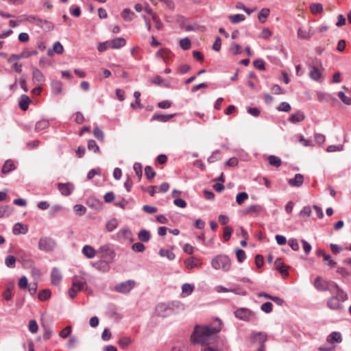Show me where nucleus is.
Masks as SVG:
<instances>
[{
	"mask_svg": "<svg viewBox=\"0 0 351 351\" xmlns=\"http://www.w3.org/2000/svg\"><path fill=\"white\" fill-rule=\"evenodd\" d=\"M145 174L148 180H152L155 177L156 172L151 166H146L145 168Z\"/></svg>",
	"mask_w": 351,
	"mask_h": 351,
	"instance_id": "obj_46",
	"label": "nucleus"
},
{
	"mask_svg": "<svg viewBox=\"0 0 351 351\" xmlns=\"http://www.w3.org/2000/svg\"><path fill=\"white\" fill-rule=\"evenodd\" d=\"M310 10L313 14H318L323 12V6L319 3H314L310 5Z\"/></svg>",
	"mask_w": 351,
	"mask_h": 351,
	"instance_id": "obj_34",
	"label": "nucleus"
},
{
	"mask_svg": "<svg viewBox=\"0 0 351 351\" xmlns=\"http://www.w3.org/2000/svg\"><path fill=\"white\" fill-rule=\"evenodd\" d=\"M119 240L124 239L132 242L134 241L132 232L128 228H122L117 233Z\"/></svg>",
	"mask_w": 351,
	"mask_h": 351,
	"instance_id": "obj_14",
	"label": "nucleus"
},
{
	"mask_svg": "<svg viewBox=\"0 0 351 351\" xmlns=\"http://www.w3.org/2000/svg\"><path fill=\"white\" fill-rule=\"evenodd\" d=\"M138 239L142 242H147L150 239V234L149 231L143 229L138 234Z\"/></svg>",
	"mask_w": 351,
	"mask_h": 351,
	"instance_id": "obj_36",
	"label": "nucleus"
},
{
	"mask_svg": "<svg viewBox=\"0 0 351 351\" xmlns=\"http://www.w3.org/2000/svg\"><path fill=\"white\" fill-rule=\"evenodd\" d=\"M134 14L128 8L124 9L121 12V16L125 21H131L134 18Z\"/></svg>",
	"mask_w": 351,
	"mask_h": 351,
	"instance_id": "obj_37",
	"label": "nucleus"
},
{
	"mask_svg": "<svg viewBox=\"0 0 351 351\" xmlns=\"http://www.w3.org/2000/svg\"><path fill=\"white\" fill-rule=\"evenodd\" d=\"M132 343V340L128 337H123L119 340V345L121 348H124Z\"/></svg>",
	"mask_w": 351,
	"mask_h": 351,
	"instance_id": "obj_52",
	"label": "nucleus"
},
{
	"mask_svg": "<svg viewBox=\"0 0 351 351\" xmlns=\"http://www.w3.org/2000/svg\"><path fill=\"white\" fill-rule=\"evenodd\" d=\"M314 287L319 291H328L331 293H335V289H339V285L332 281H327L321 276H317L314 282Z\"/></svg>",
	"mask_w": 351,
	"mask_h": 351,
	"instance_id": "obj_3",
	"label": "nucleus"
},
{
	"mask_svg": "<svg viewBox=\"0 0 351 351\" xmlns=\"http://www.w3.org/2000/svg\"><path fill=\"white\" fill-rule=\"evenodd\" d=\"M135 286V281L133 280H128L126 281L117 284L114 289L115 291L121 293H129Z\"/></svg>",
	"mask_w": 351,
	"mask_h": 351,
	"instance_id": "obj_7",
	"label": "nucleus"
},
{
	"mask_svg": "<svg viewBox=\"0 0 351 351\" xmlns=\"http://www.w3.org/2000/svg\"><path fill=\"white\" fill-rule=\"evenodd\" d=\"M74 211L79 215H83L86 211V208L82 204H75L73 207Z\"/></svg>",
	"mask_w": 351,
	"mask_h": 351,
	"instance_id": "obj_54",
	"label": "nucleus"
},
{
	"mask_svg": "<svg viewBox=\"0 0 351 351\" xmlns=\"http://www.w3.org/2000/svg\"><path fill=\"white\" fill-rule=\"evenodd\" d=\"M297 34L298 38L304 40H308L311 36L310 33L302 27L298 28Z\"/></svg>",
	"mask_w": 351,
	"mask_h": 351,
	"instance_id": "obj_42",
	"label": "nucleus"
},
{
	"mask_svg": "<svg viewBox=\"0 0 351 351\" xmlns=\"http://www.w3.org/2000/svg\"><path fill=\"white\" fill-rule=\"evenodd\" d=\"M228 19L232 23L236 24L243 21L245 19V17L242 14H237L234 15H229Z\"/></svg>",
	"mask_w": 351,
	"mask_h": 351,
	"instance_id": "obj_33",
	"label": "nucleus"
},
{
	"mask_svg": "<svg viewBox=\"0 0 351 351\" xmlns=\"http://www.w3.org/2000/svg\"><path fill=\"white\" fill-rule=\"evenodd\" d=\"M270 10L268 8H262L258 14V19L261 23H265L269 16Z\"/></svg>",
	"mask_w": 351,
	"mask_h": 351,
	"instance_id": "obj_31",
	"label": "nucleus"
},
{
	"mask_svg": "<svg viewBox=\"0 0 351 351\" xmlns=\"http://www.w3.org/2000/svg\"><path fill=\"white\" fill-rule=\"evenodd\" d=\"M335 295L327 300V306L332 310H337L341 308V302L348 300L347 293L339 287L335 289Z\"/></svg>",
	"mask_w": 351,
	"mask_h": 351,
	"instance_id": "obj_2",
	"label": "nucleus"
},
{
	"mask_svg": "<svg viewBox=\"0 0 351 351\" xmlns=\"http://www.w3.org/2000/svg\"><path fill=\"white\" fill-rule=\"evenodd\" d=\"M5 287H6V289L3 292V297L5 300L10 301L12 299V291L14 288V283L12 282H8L6 284Z\"/></svg>",
	"mask_w": 351,
	"mask_h": 351,
	"instance_id": "obj_23",
	"label": "nucleus"
},
{
	"mask_svg": "<svg viewBox=\"0 0 351 351\" xmlns=\"http://www.w3.org/2000/svg\"><path fill=\"white\" fill-rule=\"evenodd\" d=\"M160 256H166L169 261H172L175 258V254L170 250L161 249L159 251Z\"/></svg>",
	"mask_w": 351,
	"mask_h": 351,
	"instance_id": "obj_43",
	"label": "nucleus"
},
{
	"mask_svg": "<svg viewBox=\"0 0 351 351\" xmlns=\"http://www.w3.org/2000/svg\"><path fill=\"white\" fill-rule=\"evenodd\" d=\"M184 265L187 269H191L195 267H200L202 265V262L199 258L191 256L184 261Z\"/></svg>",
	"mask_w": 351,
	"mask_h": 351,
	"instance_id": "obj_16",
	"label": "nucleus"
},
{
	"mask_svg": "<svg viewBox=\"0 0 351 351\" xmlns=\"http://www.w3.org/2000/svg\"><path fill=\"white\" fill-rule=\"evenodd\" d=\"M56 246L55 240L50 237H41L38 241V248L41 251L51 252Z\"/></svg>",
	"mask_w": 351,
	"mask_h": 351,
	"instance_id": "obj_6",
	"label": "nucleus"
},
{
	"mask_svg": "<svg viewBox=\"0 0 351 351\" xmlns=\"http://www.w3.org/2000/svg\"><path fill=\"white\" fill-rule=\"evenodd\" d=\"M16 259L14 256L9 255L5 258V265L8 268H14Z\"/></svg>",
	"mask_w": 351,
	"mask_h": 351,
	"instance_id": "obj_38",
	"label": "nucleus"
},
{
	"mask_svg": "<svg viewBox=\"0 0 351 351\" xmlns=\"http://www.w3.org/2000/svg\"><path fill=\"white\" fill-rule=\"evenodd\" d=\"M87 147L89 150L93 151L95 153L99 152V147L94 140H89Z\"/></svg>",
	"mask_w": 351,
	"mask_h": 351,
	"instance_id": "obj_53",
	"label": "nucleus"
},
{
	"mask_svg": "<svg viewBox=\"0 0 351 351\" xmlns=\"http://www.w3.org/2000/svg\"><path fill=\"white\" fill-rule=\"evenodd\" d=\"M126 45V40L123 38L118 37L115 38L108 43V47L111 49H119L124 47Z\"/></svg>",
	"mask_w": 351,
	"mask_h": 351,
	"instance_id": "obj_17",
	"label": "nucleus"
},
{
	"mask_svg": "<svg viewBox=\"0 0 351 351\" xmlns=\"http://www.w3.org/2000/svg\"><path fill=\"white\" fill-rule=\"evenodd\" d=\"M338 97L341 99V100L346 105L351 104V98L347 97L345 93L342 91H339L338 93Z\"/></svg>",
	"mask_w": 351,
	"mask_h": 351,
	"instance_id": "obj_59",
	"label": "nucleus"
},
{
	"mask_svg": "<svg viewBox=\"0 0 351 351\" xmlns=\"http://www.w3.org/2000/svg\"><path fill=\"white\" fill-rule=\"evenodd\" d=\"M211 265L215 269H221L224 271H228L230 269L231 262L228 256L221 254L213 258Z\"/></svg>",
	"mask_w": 351,
	"mask_h": 351,
	"instance_id": "obj_4",
	"label": "nucleus"
},
{
	"mask_svg": "<svg viewBox=\"0 0 351 351\" xmlns=\"http://www.w3.org/2000/svg\"><path fill=\"white\" fill-rule=\"evenodd\" d=\"M99 252L103 254L102 256L105 258L113 259L115 256L114 251L108 245H101Z\"/></svg>",
	"mask_w": 351,
	"mask_h": 351,
	"instance_id": "obj_15",
	"label": "nucleus"
},
{
	"mask_svg": "<svg viewBox=\"0 0 351 351\" xmlns=\"http://www.w3.org/2000/svg\"><path fill=\"white\" fill-rule=\"evenodd\" d=\"M304 182V176L300 173H296L294 178L289 179L288 183L291 186L300 187Z\"/></svg>",
	"mask_w": 351,
	"mask_h": 351,
	"instance_id": "obj_21",
	"label": "nucleus"
},
{
	"mask_svg": "<svg viewBox=\"0 0 351 351\" xmlns=\"http://www.w3.org/2000/svg\"><path fill=\"white\" fill-rule=\"evenodd\" d=\"M291 105L287 102H281L279 106L277 107V110L280 112H288L291 110Z\"/></svg>",
	"mask_w": 351,
	"mask_h": 351,
	"instance_id": "obj_50",
	"label": "nucleus"
},
{
	"mask_svg": "<svg viewBox=\"0 0 351 351\" xmlns=\"http://www.w3.org/2000/svg\"><path fill=\"white\" fill-rule=\"evenodd\" d=\"M71 331H72L71 326H68L60 332L59 335L60 337L65 339L71 334Z\"/></svg>",
	"mask_w": 351,
	"mask_h": 351,
	"instance_id": "obj_60",
	"label": "nucleus"
},
{
	"mask_svg": "<svg viewBox=\"0 0 351 351\" xmlns=\"http://www.w3.org/2000/svg\"><path fill=\"white\" fill-rule=\"evenodd\" d=\"M93 266L97 269L103 272L108 271L110 269V266L108 262L104 260H100L94 263Z\"/></svg>",
	"mask_w": 351,
	"mask_h": 351,
	"instance_id": "obj_24",
	"label": "nucleus"
},
{
	"mask_svg": "<svg viewBox=\"0 0 351 351\" xmlns=\"http://www.w3.org/2000/svg\"><path fill=\"white\" fill-rule=\"evenodd\" d=\"M31 100L26 95H22L19 99V107L23 110H27L28 109Z\"/></svg>",
	"mask_w": 351,
	"mask_h": 351,
	"instance_id": "obj_27",
	"label": "nucleus"
},
{
	"mask_svg": "<svg viewBox=\"0 0 351 351\" xmlns=\"http://www.w3.org/2000/svg\"><path fill=\"white\" fill-rule=\"evenodd\" d=\"M93 134L99 141H103L104 138V134L103 131L98 127H95L93 129Z\"/></svg>",
	"mask_w": 351,
	"mask_h": 351,
	"instance_id": "obj_55",
	"label": "nucleus"
},
{
	"mask_svg": "<svg viewBox=\"0 0 351 351\" xmlns=\"http://www.w3.org/2000/svg\"><path fill=\"white\" fill-rule=\"evenodd\" d=\"M85 280H79L77 278L74 279L71 287L69 289V295L71 298L73 299L77 293L80 291L86 285Z\"/></svg>",
	"mask_w": 351,
	"mask_h": 351,
	"instance_id": "obj_8",
	"label": "nucleus"
},
{
	"mask_svg": "<svg viewBox=\"0 0 351 351\" xmlns=\"http://www.w3.org/2000/svg\"><path fill=\"white\" fill-rule=\"evenodd\" d=\"M117 226L118 221L115 218H112L110 219L106 225V228L108 232H112L114 229L117 228Z\"/></svg>",
	"mask_w": 351,
	"mask_h": 351,
	"instance_id": "obj_39",
	"label": "nucleus"
},
{
	"mask_svg": "<svg viewBox=\"0 0 351 351\" xmlns=\"http://www.w3.org/2000/svg\"><path fill=\"white\" fill-rule=\"evenodd\" d=\"M15 168V165L12 160H7L2 167L1 171V176L3 177L4 175L10 173L11 171H14Z\"/></svg>",
	"mask_w": 351,
	"mask_h": 351,
	"instance_id": "obj_20",
	"label": "nucleus"
},
{
	"mask_svg": "<svg viewBox=\"0 0 351 351\" xmlns=\"http://www.w3.org/2000/svg\"><path fill=\"white\" fill-rule=\"evenodd\" d=\"M53 24L51 22L47 20H44L42 23V26H40V28H43L46 31H51L53 29Z\"/></svg>",
	"mask_w": 351,
	"mask_h": 351,
	"instance_id": "obj_61",
	"label": "nucleus"
},
{
	"mask_svg": "<svg viewBox=\"0 0 351 351\" xmlns=\"http://www.w3.org/2000/svg\"><path fill=\"white\" fill-rule=\"evenodd\" d=\"M53 49L54 53H56L58 54L62 53L63 51H64L63 46L61 45V43L59 41H57L53 44Z\"/></svg>",
	"mask_w": 351,
	"mask_h": 351,
	"instance_id": "obj_62",
	"label": "nucleus"
},
{
	"mask_svg": "<svg viewBox=\"0 0 351 351\" xmlns=\"http://www.w3.org/2000/svg\"><path fill=\"white\" fill-rule=\"evenodd\" d=\"M232 233L231 227L227 226L223 229V239L225 241H228L230 239Z\"/></svg>",
	"mask_w": 351,
	"mask_h": 351,
	"instance_id": "obj_56",
	"label": "nucleus"
},
{
	"mask_svg": "<svg viewBox=\"0 0 351 351\" xmlns=\"http://www.w3.org/2000/svg\"><path fill=\"white\" fill-rule=\"evenodd\" d=\"M52 92L55 95H60L62 93V84L60 80H53L51 83Z\"/></svg>",
	"mask_w": 351,
	"mask_h": 351,
	"instance_id": "obj_29",
	"label": "nucleus"
},
{
	"mask_svg": "<svg viewBox=\"0 0 351 351\" xmlns=\"http://www.w3.org/2000/svg\"><path fill=\"white\" fill-rule=\"evenodd\" d=\"M194 288V285L189 283H185L182 287V291L183 293H185L187 295H189L193 291Z\"/></svg>",
	"mask_w": 351,
	"mask_h": 351,
	"instance_id": "obj_49",
	"label": "nucleus"
},
{
	"mask_svg": "<svg viewBox=\"0 0 351 351\" xmlns=\"http://www.w3.org/2000/svg\"><path fill=\"white\" fill-rule=\"evenodd\" d=\"M27 285H28V280H27V277L25 276L21 277L19 280V282H18L19 287L21 289H24L27 288Z\"/></svg>",
	"mask_w": 351,
	"mask_h": 351,
	"instance_id": "obj_64",
	"label": "nucleus"
},
{
	"mask_svg": "<svg viewBox=\"0 0 351 351\" xmlns=\"http://www.w3.org/2000/svg\"><path fill=\"white\" fill-rule=\"evenodd\" d=\"M309 75L312 80L318 81L322 77V73L317 67L313 66L309 73Z\"/></svg>",
	"mask_w": 351,
	"mask_h": 351,
	"instance_id": "obj_35",
	"label": "nucleus"
},
{
	"mask_svg": "<svg viewBox=\"0 0 351 351\" xmlns=\"http://www.w3.org/2000/svg\"><path fill=\"white\" fill-rule=\"evenodd\" d=\"M255 338L260 341L261 343V348L258 351H263V343L267 340V336L265 333L263 332H258L256 334Z\"/></svg>",
	"mask_w": 351,
	"mask_h": 351,
	"instance_id": "obj_47",
	"label": "nucleus"
},
{
	"mask_svg": "<svg viewBox=\"0 0 351 351\" xmlns=\"http://www.w3.org/2000/svg\"><path fill=\"white\" fill-rule=\"evenodd\" d=\"M62 280V276L59 269L53 267L51 271V282L54 286H58Z\"/></svg>",
	"mask_w": 351,
	"mask_h": 351,
	"instance_id": "obj_13",
	"label": "nucleus"
},
{
	"mask_svg": "<svg viewBox=\"0 0 351 351\" xmlns=\"http://www.w3.org/2000/svg\"><path fill=\"white\" fill-rule=\"evenodd\" d=\"M220 330V327L196 325L191 336V341L193 344L208 343L210 340L214 339Z\"/></svg>",
	"mask_w": 351,
	"mask_h": 351,
	"instance_id": "obj_1",
	"label": "nucleus"
},
{
	"mask_svg": "<svg viewBox=\"0 0 351 351\" xmlns=\"http://www.w3.org/2000/svg\"><path fill=\"white\" fill-rule=\"evenodd\" d=\"M247 199L248 194L245 192H241L237 195L236 202L239 205H241Z\"/></svg>",
	"mask_w": 351,
	"mask_h": 351,
	"instance_id": "obj_44",
	"label": "nucleus"
},
{
	"mask_svg": "<svg viewBox=\"0 0 351 351\" xmlns=\"http://www.w3.org/2000/svg\"><path fill=\"white\" fill-rule=\"evenodd\" d=\"M28 328H29V330L32 333H36L38 329V326L36 321L34 319H31L29 322Z\"/></svg>",
	"mask_w": 351,
	"mask_h": 351,
	"instance_id": "obj_58",
	"label": "nucleus"
},
{
	"mask_svg": "<svg viewBox=\"0 0 351 351\" xmlns=\"http://www.w3.org/2000/svg\"><path fill=\"white\" fill-rule=\"evenodd\" d=\"M305 115L303 112L298 110L296 112L291 114L289 118V121L292 123H298L304 120Z\"/></svg>",
	"mask_w": 351,
	"mask_h": 351,
	"instance_id": "obj_19",
	"label": "nucleus"
},
{
	"mask_svg": "<svg viewBox=\"0 0 351 351\" xmlns=\"http://www.w3.org/2000/svg\"><path fill=\"white\" fill-rule=\"evenodd\" d=\"M234 314L237 319L245 322H254L258 319L256 313L247 308H239Z\"/></svg>",
	"mask_w": 351,
	"mask_h": 351,
	"instance_id": "obj_5",
	"label": "nucleus"
},
{
	"mask_svg": "<svg viewBox=\"0 0 351 351\" xmlns=\"http://www.w3.org/2000/svg\"><path fill=\"white\" fill-rule=\"evenodd\" d=\"M261 311H263V312H265V313H269L272 311L273 310V305L271 302H265L263 303L261 306Z\"/></svg>",
	"mask_w": 351,
	"mask_h": 351,
	"instance_id": "obj_57",
	"label": "nucleus"
},
{
	"mask_svg": "<svg viewBox=\"0 0 351 351\" xmlns=\"http://www.w3.org/2000/svg\"><path fill=\"white\" fill-rule=\"evenodd\" d=\"M58 189L64 196L70 195L74 191V185L71 182L58 183Z\"/></svg>",
	"mask_w": 351,
	"mask_h": 351,
	"instance_id": "obj_11",
	"label": "nucleus"
},
{
	"mask_svg": "<svg viewBox=\"0 0 351 351\" xmlns=\"http://www.w3.org/2000/svg\"><path fill=\"white\" fill-rule=\"evenodd\" d=\"M27 230L28 229L27 226H23L22 223L18 222L14 224L12 229V232L14 235H18L20 234H25L27 232Z\"/></svg>",
	"mask_w": 351,
	"mask_h": 351,
	"instance_id": "obj_25",
	"label": "nucleus"
},
{
	"mask_svg": "<svg viewBox=\"0 0 351 351\" xmlns=\"http://www.w3.org/2000/svg\"><path fill=\"white\" fill-rule=\"evenodd\" d=\"M175 116V114H162L158 112H156L152 117L151 121H158L160 122H167L173 118Z\"/></svg>",
	"mask_w": 351,
	"mask_h": 351,
	"instance_id": "obj_22",
	"label": "nucleus"
},
{
	"mask_svg": "<svg viewBox=\"0 0 351 351\" xmlns=\"http://www.w3.org/2000/svg\"><path fill=\"white\" fill-rule=\"evenodd\" d=\"M49 121L47 120H45V119H43V120H40L38 122H36V125H35V130L36 131H41L44 129H46L49 127Z\"/></svg>",
	"mask_w": 351,
	"mask_h": 351,
	"instance_id": "obj_41",
	"label": "nucleus"
},
{
	"mask_svg": "<svg viewBox=\"0 0 351 351\" xmlns=\"http://www.w3.org/2000/svg\"><path fill=\"white\" fill-rule=\"evenodd\" d=\"M327 341L330 343H341L342 341L341 333L339 332H332L328 336Z\"/></svg>",
	"mask_w": 351,
	"mask_h": 351,
	"instance_id": "obj_28",
	"label": "nucleus"
},
{
	"mask_svg": "<svg viewBox=\"0 0 351 351\" xmlns=\"http://www.w3.org/2000/svg\"><path fill=\"white\" fill-rule=\"evenodd\" d=\"M274 265L276 269L282 275H288L287 269L288 266L284 265L283 260L281 258H278L275 262Z\"/></svg>",
	"mask_w": 351,
	"mask_h": 351,
	"instance_id": "obj_18",
	"label": "nucleus"
},
{
	"mask_svg": "<svg viewBox=\"0 0 351 351\" xmlns=\"http://www.w3.org/2000/svg\"><path fill=\"white\" fill-rule=\"evenodd\" d=\"M267 160L269 165L275 167H279L282 165L281 159L276 156L270 155L268 156Z\"/></svg>",
	"mask_w": 351,
	"mask_h": 351,
	"instance_id": "obj_32",
	"label": "nucleus"
},
{
	"mask_svg": "<svg viewBox=\"0 0 351 351\" xmlns=\"http://www.w3.org/2000/svg\"><path fill=\"white\" fill-rule=\"evenodd\" d=\"M82 253L88 258H93L95 256V250L90 245H85L82 249Z\"/></svg>",
	"mask_w": 351,
	"mask_h": 351,
	"instance_id": "obj_30",
	"label": "nucleus"
},
{
	"mask_svg": "<svg viewBox=\"0 0 351 351\" xmlns=\"http://www.w3.org/2000/svg\"><path fill=\"white\" fill-rule=\"evenodd\" d=\"M32 80L34 84L42 85L45 83L46 79L44 74L36 67H32Z\"/></svg>",
	"mask_w": 351,
	"mask_h": 351,
	"instance_id": "obj_9",
	"label": "nucleus"
},
{
	"mask_svg": "<svg viewBox=\"0 0 351 351\" xmlns=\"http://www.w3.org/2000/svg\"><path fill=\"white\" fill-rule=\"evenodd\" d=\"M180 46L184 50H187L191 48V43L189 38H184L180 40Z\"/></svg>",
	"mask_w": 351,
	"mask_h": 351,
	"instance_id": "obj_48",
	"label": "nucleus"
},
{
	"mask_svg": "<svg viewBox=\"0 0 351 351\" xmlns=\"http://www.w3.org/2000/svg\"><path fill=\"white\" fill-rule=\"evenodd\" d=\"M142 165L140 162H135L133 165L134 171L136 173V175L141 179L143 176V170H142Z\"/></svg>",
	"mask_w": 351,
	"mask_h": 351,
	"instance_id": "obj_51",
	"label": "nucleus"
},
{
	"mask_svg": "<svg viewBox=\"0 0 351 351\" xmlns=\"http://www.w3.org/2000/svg\"><path fill=\"white\" fill-rule=\"evenodd\" d=\"M263 210V208L258 204L251 205L243 210V214L245 215L257 216Z\"/></svg>",
	"mask_w": 351,
	"mask_h": 351,
	"instance_id": "obj_12",
	"label": "nucleus"
},
{
	"mask_svg": "<svg viewBox=\"0 0 351 351\" xmlns=\"http://www.w3.org/2000/svg\"><path fill=\"white\" fill-rule=\"evenodd\" d=\"M235 253H236L237 259L239 263H243L245 260L246 255H245V252H244V250L237 248L235 250Z\"/></svg>",
	"mask_w": 351,
	"mask_h": 351,
	"instance_id": "obj_45",
	"label": "nucleus"
},
{
	"mask_svg": "<svg viewBox=\"0 0 351 351\" xmlns=\"http://www.w3.org/2000/svg\"><path fill=\"white\" fill-rule=\"evenodd\" d=\"M51 294L49 289H43L38 293V298L40 301H45L51 297Z\"/></svg>",
	"mask_w": 351,
	"mask_h": 351,
	"instance_id": "obj_40",
	"label": "nucleus"
},
{
	"mask_svg": "<svg viewBox=\"0 0 351 351\" xmlns=\"http://www.w3.org/2000/svg\"><path fill=\"white\" fill-rule=\"evenodd\" d=\"M156 311L158 315L165 317L169 314L168 311H171V308H169L165 304L162 303L156 306Z\"/></svg>",
	"mask_w": 351,
	"mask_h": 351,
	"instance_id": "obj_26",
	"label": "nucleus"
},
{
	"mask_svg": "<svg viewBox=\"0 0 351 351\" xmlns=\"http://www.w3.org/2000/svg\"><path fill=\"white\" fill-rule=\"evenodd\" d=\"M37 54H38L37 50L29 51L27 49H25L20 54H12L8 59V62H12L15 60H20L22 58H28L31 56L37 55Z\"/></svg>",
	"mask_w": 351,
	"mask_h": 351,
	"instance_id": "obj_10",
	"label": "nucleus"
},
{
	"mask_svg": "<svg viewBox=\"0 0 351 351\" xmlns=\"http://www.w3.org/2000/svg\"><path fill=\"white\" fill-rule=\"evenodd\" d=\"M132 249L135 252H143L145 250V247L142 243L138 242L132 245Z\"/></svg>",
	"mask_w": 351,
	"mask_h": 351,
	"instance_id": "obj_63",
	"label": "nucleus"
}]
</instances>
